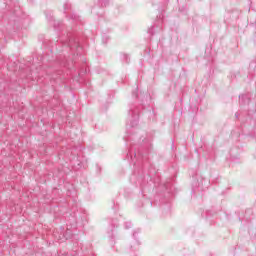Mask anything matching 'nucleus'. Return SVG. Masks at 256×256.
Instances as JSON below:
<instances>
[{"label": "nucleus", "instance_id": "f257e3e1", "mask_svg": "<svg viewBox=\"0 0 256 256\" xmlns=\"http://www.w3.org/2000/svg\"><path fill=\"white\" fill-rule=\"evenodd\" d=\"M244 97H245V95H241V96H239V98H240V99H243Z\"/></svg>", "mask_w": 256, "mask_h": 256}, {"label": "nucleus", "instance_id": "f03ea898", "mask_svg": "<svg viewBox=\"0 0 256 256\" xmlns=\"http://www.w3.org/2000/svg\"><path fill=\"white\" fill-rule=\"evenodd\" d=\"M236 117H239V114L236 113Z\"/></svg>", "mask_w": 256, "mask_h": 256}]
</instances>
